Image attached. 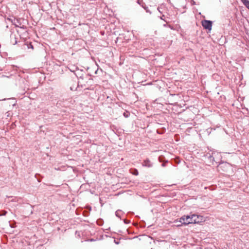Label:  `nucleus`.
<instances>
[{
    "label": "nucleus",
    "instance_id": "2",
    "mask_svg": "<svg viewBox=\"0 0 249 249\" xmlns=\"http://www.w3.org/2000/svg\"><path fill=\"white\" fill-rule=\"evenodd\" d=\"M194 12L196 14V17L197 20L196 22V24H200L202 25V19L201 18V12H198L197 9H194Z\"/></svg>",
    "mask_w": 249,
    "mask_h": 249
},
{
    "label": "nucleus",
    "instance_id": "9",
    "mask_svg": "<svg viewBox=\"0 0 249 249\" xmlns=\"http://www.w3.org/2000/svg\"><path fill=\"white\" fill-rule=\"evenodd\" d=\"M229 166V164L227 163H221L219 164L218 166V168L219 169L222 168V167H225L226 166Z\"/></svg>",
    "mask_w": 249,
    "mask_h": 249
},
{
    "label": "nucleus",
    "instance_id": "8",
    "mask_svg": "<svg viewBox=\"0 0 249 249\" xmlns=\"http://www.w3.org/2000/svg\"><path fill=\"white\" fill-rule=\"evenodd\" d=\"M244 5L249 10V0H241Z\"/></svg>",
    "mask_w": 249,
    "mask_h": 249
},
{
    "label": "nucleus",
    "instance_id": "14",
    "mask_svg": "<svg viewBox=\"0 0 249 249\" xmlns=\"http://www.w3.org/2000/svg\"><path fill=\"white\" fill-rule=\"evenodd\" d=\"M162 166V167H164L166 165V163H163L162 164H161Z\"/></svg>",
    "mask_w": 249,
    "mask_h": 249
},
{
    "label": "nucleus",
    "instance_id": "10",
    "mask_svg": "<svg viewBox=\"0 0 249 249\" xmlns=\"http://www.w3.org/2000/svg\"><path fill=\"white\" fill-rule=\"evenodd\" d=\"M121 213H122V211L121 210H118L115 212V215L116 216H117L118 217H120Z\"/></svg>",
    "mask_w": 249,
    "mask_h": 249
},
{
    "label": "nucleus",
    "instance_id": "6",
    "mask_svg": "<svg viewBox=\"0 0 249 249\" xmlns=\"http://www.w3.org/2000/svg\"><path fill=\"white\" fill-rule=\"evenodd\" d=\"M142 165L143 166H145V167L149 168V167H151L152 166L153 164L149 159H146L145 160H144L143 161Z\"/></svg>",
    "mask_w": 249,
    "mask_h": 249
},
{
    "label": "nucleus",
    "instance_id": "11",
    "mask_svg": "<svg viewBox=\"0 0 249 249\" xmlns=\"http://www.w3.org/2000/svg\"><path fill=\"white\" fill-rule=\"evenodd\" d=\"M7 213V212L5 210L0 211V216L5 215Z\"/></svg>",
    "mask_w": 249,
    "mask_h": 249
},
{
    "label": "nucleus",
    "instance_id": "5",
    "mask_svg": "<svg viewBox=\"0 0 249 249\" xmlns=\"http://www.w3.org/2000/svg\"><path fill=\"white\" fill-rule=\"evenodd\" d=\"M205 161H207L209 163H213L214 159L213 156L210 153H207L206 155H204Z\"/></svg>",
    "mask_w": 249,
    "mask_h": 249
},
{
    "label": "nucleus",
    "instance_id": "12",
    "mask_svg": "<svg viewBox=\"0 0 249 249\" xmlns=\"http://www.w3.org/2000/svg\"><path fill=\"white\" fill-rule=\"evenodd\" d=\"M133 174L134 175H135L137 176L138 175V174H139L138 171L137 170H136V169H135L134 172L133 173Z\"/></svg>",
    "mask_w": 249,
    "mask_h": 249
},
{
    "label": "nucleus",
    "instance_id": "16",
    "mask_svg": "<svg viewBox=\"0 0 249 249\" xmlns=\"http://www.w3.org/2000/svg\"><path fill=\"white\" fill-rule=\"evenodd\" d=\"M126 222H127V221L124 220V223H126Z\"/></svg>",
    "mask_w": 249,
    "mask_h": 249
},
{
    "label": "nucleus",
    "instance_id": "17",
    "mask_svg": "<svg viewBox=\"0 0 249 249\" xmlns=\"http://www.w3.org/2000/svg\"><path fill=\"white\" fill-rule=\"evenodd\" d=\"M126 222H127V221L124 220V223H126Z\"/></svg>",
    "mask_w": 249,
    "mask_h": 249
},
{
    "label": "nucleus",
    "instance_id": "3",
    "mask_svg": "<svg viewBox=\"0 0 249 249\" xmlns=\"http://www.w3.org/2000/svg\"><path fill=\"white\" fill-rule=\"evenodd\" d=\"M199 218L197 215L193 214L191 216L189 215V221H190V224L199 223Z\"/></svg>",
    "mask_w": 249,
    "mask_h": 249
},
{
    "label": "nucleus",
    "instance_id": "1",
    "mask_svg": "<svg viewBox=\"0 0 249 249\" xmlns=\"http://www.w3.org/2000/svg\"><path fill=\"white\" fill-rule=\"evenodd\" d=\"M213 22L211 20H203V28L208 30V33L212 30Z\"/></svg>",
    "mask_w": 249,
    "mask_h": 249
},
{
    "label": "nucleus",
    "instance_id": "15",
    "mask_svg": "<svg viewBox=\"0 0 249 249\" xmlns=\"http://www.w3.org/2000/svg\"><path fill=\"white\" fill-rule=\"evenodd\" d=\"M10 227H11V228H14V227H15V226H14V225H11V224H10Z\"/></svg>",
    "mask_w": 249,
    "mask_h": 249
},
{
    "label": "nucleus",
    "instance_id": "7",
    "mask_svg": "<svg viewBox=\"0 0 249 249\" xmlns=\"http://www.w3.org/2000/svg\"><path fill=\"white\" fill-rule=\"evenodd\" d=\"M11 43L13 45H15L17 43V38L16 35L14 34H11L10 36Z\"/></svg>",
    "mask_w": 249,
    "mask_h": 249
},
{
    "label": "nucleus",
    "instance_id": "13",
    "mask_svg": "<svg viewBox=\"0 0 249 249\" xmlns=\"http://www.w3.org/2000/svg\"><path fill=\"white\" fill-rule=\"evenodd\" d=\"M164 17V15H162L161 17H160V19H162V20H164V19L163 18Z\"/></svg>",
    "mask_w": 249,
    "mask_h": 249
},
{
    "label": "nucleus",
    "instance_id": "4",
    "mask_svg": "<svg viewBox=\"0 0 249 249\" xmlns=\"http://www.w3.org/2000/svg\"><path fill=\"white\" fill-rule=\"evenodd\" d=\"M189 219V215H184L180 218L179 222L181 223V225H187L190 224Z\"/></svg>",
    "mask_w": 249,
    "mask_h": 249
}]
</instances>
